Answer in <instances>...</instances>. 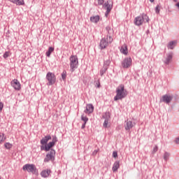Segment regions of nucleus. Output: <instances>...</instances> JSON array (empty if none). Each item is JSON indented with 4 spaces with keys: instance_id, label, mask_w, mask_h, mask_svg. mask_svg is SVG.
I'll use <instances>...</instances> for the list:
<instances>
[{
    "instance_id": "obj_1",
    "label": "nucleus",
    "mask_w": 179,
    "mask_h": 179,
    "mask_svg": "<svg viewBox=\"0 0 179 179\" xmlns=\"http://www.w3.org/2000/svg\"><path fill=\"white\" fill-rule=\"evenodd\" d=\"M106 31L108 33L106 38H103L101 40L99 43V47L101 50H105V48H107L108 47V44H111L113 43V34H114V29L111 28V27L108 26L106 27Z\"/></svg>"
},
{
    "instance_id": "obj_2",
    "label": "nucleus",
    "mask_w": 179,
    "mask_h": 179,
    "mask_svg": "<svg viewBox=\"0 0 179 179\" xmlns=\"http://www.w3.org/2000/svg\"><path fill=\"white\" fill-rule=\"evenodd\" d=\"M127 96H128V91L125 90V86L121 84L116 88V95L114 97V101L122 100V99H125Z\"/></svg>"
},
{
    "instance_id": "obj_3",
    "label": "nucleus",
    "mask_w": 179,
    "mask_h": 179,
    "mask_svg": "<svg viewBox=\"0 0 179 179\" xmlns=\"http://www.w3.org/2000/svg\"><path fill=\"white\" fill-rule=\"evenodd\" d=\"M70 61V71L71 72H75V69H78V65H79V61L78 59V56L71 55L69 58Z\"/></svg>"
},
{
    "instance_id": "obj_4",
    "label": "nucleus",
    "mask_w": 179,
    "mask_h": 179,
    "mask_svg": "<svg viewBox=\"0 0 179 179\" xmlns=\"http://www.w3.org/2000/svg\"><path fill=\"white\" fill-rule=\"evenodd\" d=\"M22 170H24V171H28V173H32V174H36L37 168H36L35 164H27L23 166Z\"/></svg>"
},
{
    "instance_id": "obj_5",
    "label": "nucleus",
    "mask_w": 179,
    "mask_h": 179,
    "mask_svg": "<svg viewBox=\"0 0 179 179\" xmlns=\"http://www.w3.org/2000/svg\"><path fill=\"white\" fill-rule=\"evenodd\" d=\"M46 79L48 80V85L49 86H52V85H54L55 83V81L57 80L55 77V74L54 73L48 72L46 75Z\"/></svg>"
},
{
    "instance_id": "obj_6",
    "label": "nucleus",
    "mask_w": 179,
    "mask_h": 179,
    "mask_svg": "<svg viewBox=\"0 0 179 179\" xmlns=\"http://www.w3.org/2000/svg\"><path fill=\"white\" fill-rule=\"evenodd\" d=\"M54 160H55V151L52 149L50 152L46 155L44 162L48 163V162H54Z\"/></svg>"
},
{
    "instance_id": "obj_7",
    "label": "nucleus",
    "mask_w": 179,
    "mask_h": 179,
    "mask_svg": "<svg viewBox=\"0 0 179 179\" xmlns=\"http://www.w3.org/2000/svg\"><path fill=\"white\" fill-rule=\"evenodd\" d=\"M132 66V59L131 57L125 58L122 62V66L124 69H128Z\"/></svg>"
},
{
    "instance_id": "obj_8",
    "label": "nucleus",
    "mask_w": 179,
    "mask_h": 179,
    "mask_svg": "<svg viewBox=\"0 0 179 179\" xmlns=\"http://www.w3.org/2000/svg\"><path fill=\"white\" fill-rule=\"evenodd\" d=\"M172 100H173V96L170 94H165L162 96V99H160V102L166 103V104H169V103H171Z\"/></svg>"
},
{
    "instance_id": "obj_9",
    "label": "nucleus",
    "mask_w": 179,
    "mask_h": 179,
    "mask_svg": "<svg viewBox=\"0 0 179 179\" xmlns=\"http://www.w3.org/2000/svg\"><path fill=\"white\" fill-rule=\"evenodd\" d=\"M134 127H135V122H133L132 121L129 120L125 121L124 128H125L126 131H129V130L132 129V128H134Z\"/></svg>"
},
{
    "instance_id": "obj_10",
    "label": "nucleus",
    "mask_w": 179,
    "mask_h": 179,
    "mask_svg": "<svg viewBox=\"0 0 179 179\" xmlns=\"http://www.w3.org/2000/svg\"><path fill=\"white\" fill-rule=\"evenodd\" d=\"M134 23L136 26H142V24H143V15H141V16L136 17Z\"/></svg>"
},
{
    "instance_id": "obj_11",
    "label": "nucleus",
    "mask_w": 179,
    "mask_h": 179,
    "mask_svg": "<svg viewBox=\"0 0 179 179\" xmlns=\"http://www.w3.org/2000/svg\"><path fill=\"white\" fill-rule=\"evenodd\" d=\"M173 52H170L167 54L166 57L165 58V60L164 61V63L165 65H169L170 62H171L173 59Z\"/></svg>"
},
{
    "instance_id": "obj_12",
    "label": "nucleus",
    "mask_w": 179,
    "mask_h": 179,
    "mask_svg": "<svg viewBox=\"0 0 179 179\" xmlns=\"http://www.w3.org/2000/svg\"><path fill=\"white\" fill-rule=\"evenodd\" d=\"M11 86H13L15 90H20V83L16 79L11 81Z\"/></svg>"
},
{
    "instance_id": "obj_13",
    "label": "nucleus",
    "mask_w": 179,
    "mask_h": 179,
    "mask_svg": "<svg viewBox=\"0 0 179 179\" xmlns=\"http://www.w3.org/2000/svg\"><path fill=\"white\" fill-rule=\"evenodd\" d=\"M94 111V107L92 104H87L86 106V109L84 110L85 114H92Z\"/></svg>"
},
{
    "instance_id": "obj_14",
    "label": "nucleus",
    "mask_w": 179,
    "mask_h": 179,
    "mask_svg": "<svg viewBox=\"0 0 179 179\" xmlns=\"http://www.w3.org/2000/svg\"><path fill=\"white\" fill-rule=\"evenodd\" d=\"M48 141H51L50 135L45 136L44 138H43L41 140V145H47V143L48 142Z\"/></svg>"
},
{
    "instance_id": "obj_15",
    "label": "nucleus",
    "mask_w": 179,
    "mask_h": 179,
    "mask_svg": "<svg viewBox=\"0 0 179 179\" xmlns=\"http://www.w3.org/2000/svg\"><path fill=\"white\" fill-rule=\"evenodd\" d=\"M81 120L83 121V124H82V129H85V128L86 127V124L87 123V121H89V118L86 116H85V115H82L81 116Z\"/></svg>"
},
{
    "instance_id": "obj_16",
    "label": "nucleus",
    "mask_w": 179,
    "mask_h": 179,
    "mask_svg": "<svg viewBox=\"0 0 179 179\" xmlns=\"http://www.w3.org/2000/svg\"><path fill=\"white\" fill-rule=\"evenodd\" d=\"M177 45V41H170L167 45V48L169 50H174V47Z\"/></svg>"
},
{
    "instance_id": "obj_17",
    "label": "nucleus",
    "mask_w": 179,
    "mask_h": 179,
    "mask_svg": "<svg viewBox=\"0 0 179 179\" xmlns=\"http://www.w3.org/2000/svg\"><path fill=\"white\" fill-rule=\"evenodd\" d=\"M103 8L106 9V13H110V12H111V9H113V6L109 4L108 1L103 4Z\"/></svg>"
},
{
    "instance_id": "obj_18",
    "label": "nucleus",
    "mask_w": 179,
    "mask_h": 179,
    "mask_svg": "<svg viewBox=\"0 0 179 179\" xmlns=\"http://www.w3.org/2000/svg\"><path fill=\"white\" fill-rule=\"evenodd\" d=\"M50 174H51V170H50V169L43 171L41 173V176L42 177H43L44 178H47V177H48V176H50Z\"/></svg>"
},
{
    "instance_id": "obj_19",
    "label": "nucleus",
    "mask_w": 179,
    "mask_h": 179,
    "mask_svg": "<svg viewBox=\"0 0 179 179\" xmlns=\"http://www.w3.org/2000/svg\"><path fill=\"white\" fill-rule=\"evenodd\" d=\"M118 169H120V161H116L112 168L113 172L115 173V171H118Z\"/></svg>"
},
{
    "instance_id": "obj_20",
    "label": "nucleus",
    "mask_w": 179,
    "mask_h": 179,
    "mask_svg": "<svg viewBox=\"0 0 179 179\" xmlns=\"http://www.w3.org/2000/svg\"><path fill=\"white\" fill-rule=\"evenodd\" d=\"M102 118L105 120H111V113H110V112H106L103 113Z\"/></svg>"
},
{
    "instance_id": "obj_21",
    "label": "nucleus",
    "mask_w": 179,
    "mask_h": 179,
    "mask_svg": "<svg viewBox=\"0 0 179 179\" xmlns=\"http://www.w3.org/2000/svg\"><path fill=\"white\" fill-rule=\"evenodd\" d=\"M10 2H13V3H16V5H24V1L23 0H9Z\"/></svg>"
},
{
    "instance_id": "obj_22",
    "label": "nucleus",
    "mask_w": 179,
    "mask_h": 179,
    "mask_svg": "<svg viewBox=\"0 0 179 179\" xmlns=\"http://www.w3.org/2000/svg\"><path fill=\"white\" fill-rule=\"evenodd\" d=\"M55 144L52 142H50L48 144L45 145V152H48V150H50V149H51V148H52V146H54Z\"/></svg>"
},
{
    "instance_id": "obj_23",
    "label": "nucleus",
    "mask_w": 179,
    "mask_h": 179,
    "mask_svg": "<svg viewBox=\"0 0 179 179\" xmlns=\"http://www.w3.org/2000/svg\"><path fill=\"white\" fill-rule=\"evenodd\" d=\"M90 20L91 22H92V23H97L99 20H100V16L96 15L94 17H91Z\"/></svg>"
},
{
    "instance_id": "obj_24",
    "label": "nucleus",
    "mask_w": 179,
    "mask_h": 179,
    "mask_svg": "<svg viewBox=\"0 0 179 179\" xmlns=\"http://www.w3.org/2000/svg\"><path fill=\"white\" fill-rule=\"evenodd\" d=\"M120 52H122V54L127 55V54H128V48H127V46H122Z\"/></svg>"
},
{
    "instance_id": "obj_25",
    "label": "nucleus",
    "mask_w": 179,
    "mask_h": 179,
    "mask_svg": "<svg viewBox=\"0 0 179 179\" xmlns=\"http://www.w3.org/2000/svg\"><path fill=\"white\" fill-rule=\"evenodd\" d=\"M54 52V48L53 47H50L48 48V50L46 52V57H50L51 53Z\"/></svg>"
},
{
    "instance_id": "obj_26",
    "label": "nucleus",
    "mask_w": 179,
    "mask_h": 179,
    "mask_svg": "<svg viewBox=\"0 0 179 179\" xmlns=\"http://www.w3.org/2000/svg\"><path fill=\"white\" fill-rule=\"evenodd\" d=\"M6 141V137L5 136V134L0 132V143H2Z\"/></svg>"
},
{
    "instance_id": "obj_27",
    "label": "nucleus",
    "mask_w": 179,
    "mask_h": 179,
    "mask_svg": "<svg viewBox=\"0 0 179 179\" xmlns=\"http://www.w3.org/2000/svg\"><path fill=\"white\" fill-rule=\"evenodd\" d=\"M169 159H170V153L165 152L164 154V159L165 162H167V160H169Z\"/></svg>"
},
{
    "instance_id": "obj_28",
    "label": "nucleus",
    "mask_w": 179,
    "mask_h": 179,
    "mask_svg": "<svg viewBox=\"0 0 179 179\" xmlns=\"http://www.w3.org/2000/svg\"><path fill=\"white\" fill-rule=\"evenodd\" d=\"M107 69H108L104 66L102 67V69L100 71L101 76H103L104 75L105 72L107 71Z\"/></svg>"
},
{
    "instance_id": "obj_29",
    "label": "nucleus",
    "mask_w": 179,
    "mask_h": 179,
    "mask_svg": "<svg viewBox=\"0 0 179 179\" xmlns=\"http://www.w3.org/2000/svg\"><path fill=\"white\" fill-rule=\"evenodd\" d=\"M13 146V145L10 144V143H6L4 144V147L6 148V149H8V150L12 149Z\"/></svg>"
},
{
    "instance_id": "obj_30",
    "label": "nucleus",
    "mask_w": 179,
    "mask_h": 179,
    "mask_svg": "<svg viewBox=\"0 0 179 179\" xmlns=\"http://www.w3.org/2000/svg\"><path fill=\"white\" fill-rule=\"evenodd\" d=\"M143 22H145V20H146L147 23H149V21L150 20L149 19V17L148 16V15L143 13Z\"/></svg>"
},
{
    "instance_id": "obj_31",
    "label": "nucleus",
    "mask_w": 179,
    "mask_h": 179,
    "mask_svg": "<svg viewBox=\"0 0 179 179\" xmlns=\"http://www.w3.org/2000/svg\"><path fill=\"white\" fill-rule=\"evenodd\" d=\"M110 64H111V62L110 61V59H108L104 62L103 66L108 69V66H110Z\"/></svg>"
},
{
    "instance_id": "obj_32",
    "label": "nucleus",
    "mask_w": 179,
    "mask_h": 179,
    "mask_svg": "<svg viewBox=\"0 0 179 179\" xmlns=\"http://www.w3.org/2000/svg\"><path fill=\"white\" fill-rule=\"evenodd\" d=\"M110 122V120H106L104 121L103 124V128H108V123Z\"/></svg>"
},
{
    "instance_id": "obj_33",
    "label": "nucleus",
    "mask_w": 179,
    "mask_h": 179,
    "mask_svg": "<svg viewBox=\"0 0 179 179\" xmlns=\"http://www.w3.org/2000/svg\"><path fill=\"white\" fill-rule=\"evenodd\" d=\"M62 78L63 80H65L66 79V71H64L62 73Z\"/></svg>"
},
{
    "instance_id": "obj_34",
    "label": "nucleus",
    "mask_w": 179,
    "mask_h": 179,
    "mask_svg": "<svg viewBox=\"0 0 179 179\" xmlns=\"http://www.w3.org/2000/svg\"><path fill=\"white\" fill-rule=\"evenodd\" d=\"M155 13L159 15L160 13V6L157 5L155 8Z\"/></svg>"
},
{
    "instance_id": "obj_35",
    "label": "nucleus",
    "mask_w": 179,
    "mask_h": 179,
    "mask_svg": "<svg viewBox=\"0 0 179 179\" xmlns=\"http://www.w3.org/2000/svg\"><path fill=\"white\" fill-rule=\"evenodd\" d=\"M10 55V52H5L3 57L6 59V58H8V57H9Z\"/></svg>"
},
{
    "instance_id": "obj_36",
    "label": "nucleus",
    "mask_w": 179,
    "mask_h": 179,
    "mask_svg": "<svg viewBox=\"0 0 179 179\" xmlns=\"http://www.w3.org/2000/svg\"><path fill=\"white\" fill-rule=\"evenodd\" d=\"M157 150H159V147H157V145H155V148H153L152 154L155 155V153H156Z\"/></svg>"
},
{
    "instance_id": "obj_37",
    "label": "nucleus",
    "mask_w": 179,
    "mask_h": 179,
    "mask_svg": "<svg viewBox=\"0 0 179 179\" xmlns=\"http://www.w3.org/2000/svg\"><path fill=\"white\" fill-rule=\"evenodd\" d=\"M57 142H58V138H57V136L53 137L52 143L55 145Z\"/></svg>"
},
{
    "instance_id": "obj_38",
    "label": "nucleus",
    "mask_w": 179,
    "mask_h": 179,
    "mask_svg": "<svg viewBox=\"0 0 179 179\" xmlns=\"http://www.w3.org/2000/svg\"><path fill=\"white\" fill-rule=\"evenodd\" d=\"M113 157H118V153L117 152V151H114L113 152Z\"/></svg>"
},
{
    "instance_id": "obj_39",
    "label": "nucleus",
    "mask_w": 179,
    "mask_h": 179,
    "mask_svg": "<svg viewBox=\"0 0 179 179\" xmlns=\"http://www.w3.org/2000/svg\"><path fill=\"white\" fill-rule=\"evenodd\" d=\"M104 3V0H98V5H103Z\"/></svg>"
},
{
    "instance_id": "obj_40",
    "label": "nucleus",
    "mask_w": 179,
    "mask_h": 179,
    "mask_svg": "<svg viewBox=\"0 0 179 179\" xmlns=\"http://www.w3.org/2000/svg\"><path fill=\"white\" fill-rule=\"evenodd\" d=\"M175 143L178 145L179 143V137L176 138V140H175Z\"/></svg>"
},
{
    "instance_id": "obj_41",
    "label": "nucleus",
    "mask_w": 179,
    "mask_h": 179,
    "mask_svg": "<svg viewBox=\"0 0 179 179\" xmlns=\"http://www.w3.org/2000/svg\"><path fill=\"white\" fill-rule=\"evenodd\" d=\"M97 152H99V151H98V150H94V151L92 152L93 156H96V155H97Z\"/></svg>"
},
{
    "instance_id": "obj_42",
    "label": "nucleus",
    "mask_w": 179,
    "mask_h": 179,
    "mask_svg": "<svg viewBox=\"0 0 179 179\" xmlns=\"http://www.w3.org/2000/svg\"><path fill=\"white\" fill-rule=\"evenodd\" d=\"M41 150H45V147H44L43 145H41Z\"/></svg>"
},
{
    "instance_id": "obj_43",
    "label": "nucleus",
    "mask_w": 179,
    "mask_h": 179,
    "mask_svg": "<svg viewBox=\"0 0 179 179\" xmlns=\"http://www.w3.org/2000/svg\"><path fill=\"white\" fill-rule=\"evenodd\" d=\"M176 6H177V8H178V9H179V2H178V3L176 4Z\"/></svg>"
},
{
    "instance_id": "obj_44",
    "label": "nucleus",
    "mask_w": 179,
    "mask_h": 179,
    "mask_svg": "<svg viewBox=\"0 0 179 179\" xmlns=\"http://www.w3.org/2000/svg\"><path fill=\"white\" fill-rule=\"evenodd\" d=\"M173 2H178V0H173Z\"/></svg>"
},
{
    "instance_id": "obj_45",
    "label": "nucleus",
    "mask_w": 179,
    "mask_h": 179,
    "mask_svg": "<svg viewBox=\"0 0 179 179\" xmlns=\"http://www.w3.org/2000/svg\"><path fill=\"white\" fill-rule=\"evenodd\" d=\"M150 2H155V0H150Z\"/></svg>"
},
{
    "instance_id": "obj_46",
    "label": "nucleus",
    "mask_w": 179,
    "mask_h": 179,
    "mask_svg": "<svg viewBox=\"0 0 179 179\" xmlns=\"http://www.w3.org/2000/svg\"><path fill=\"white\" fill-rule=\"evenodd\" d=\"M97 87H100V84L98 85Z\"/></svg>"
},
{
    "instance_id": "obj_47",
    "label": "nucleus",
    "mask_w": 179,
    "mask_h": 179,
    "mask_svg": "<svg viewBox=\"0 0 179 179\" xmlns=\"http://www.w3.org/2000/svg\"><path fill=\"white\" fill-rule=\"evenodd\" d=\"M0 179H1V177H0Z\"/></svg>"
}]
</instances>
